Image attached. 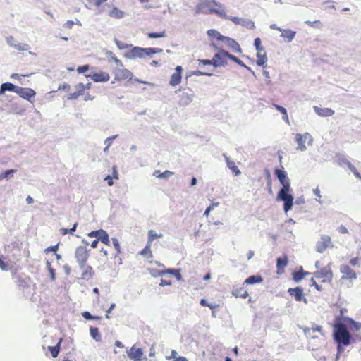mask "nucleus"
<instances>
[{
    "label": "nucleus",
    "instance_id": "54",
    "mask_svg": "<svg viewBox=\"0 0 361 361\" xmlns=\"http://www.w3.org/2000/svg\"><path fill=\"white\" fill-rule=\"evenodd\" d=\"M219 205V202H216V203H213L212 204H210L205 210L204 213V215L206 216H209V214L211 210H212L214 209V207H216Z\"/></svg>",
    "mask_w": 361,
    "mask_h": 361
},
{
    "label": "nucleus",
    "instance_id": "21",
    "mask_svg": "<svg viewBox=\"0 0 361 361\" xmlns=\"http://www.w3.org/2000/svg\"><path fill=\"white\" fill-rule=\"evenodd\" d=\"M288 264V257L284 255L282 257H279L276 260L277 274H282L284 272V269Z\"/></svg>",
    "mask_w": 361,
    "mask_h": 361
},
{
    "label": "nucleus",
    "instance_id": "1",
    "mask_svg": "<svg viewBox=\"0 0 361 361\" xmlns=\"http://www.w3.org/2000/svg\"><path fill=\"white\" fill-rule=\"evenodd\" d=\"M274 174L282 185V188L278 194V198L284 202L283 209L287 212L292 209L293 204V197L289 194L290 190L289 178L286 172L283 169H275Z\"/></svg>",
    "mask_w": 361,
    "mask_h": 361
},
{
    "label": "nucleus",
    "instance_id": "36",
    "mask_svg": "<svg viewBox=\"0 0 361 361\" xmlns=\"http://www.w3.org/2000/svg\"><path fill=\"white\" fill-rule=\"evenodd\" d=\"M273 106L277 111H280L281 114H282L283 119L286 121V123L289 124L290 122L286 109L284 107L278 104H274Z\"/></svg>",
    "mask_w": 361,
    "mask_h": 361
},
{
    "label": "nucleus",
    "instance_id": "19",
    "mask_svg": "<svg viewBox=\"0 0 361 361\" xmlns=\"http://www.w3.org/2000/svg\"><path fill=\"white\" fill-rule=\"evenodd\" d=\"M86 77H90L95 82H107L110 79L109 74L104 71L94 73L92 75H86Z\"/></svg>",
    "mask_w": 361,
    "mask_h": 361
},
{
    "label": "nucleus",
    "instance_id": "16",
    "mask_svg": "<svg viewBox=\"0 0 361 361\" xmlns=\"http://www.w3.org/2000/svg\"><path fill=\"white\" fill-rule=\"evenodd\" d=\"M303 332L306 337L310 339H314L318 338L319 336L316 335V333H318L320 335L323 334L322 331V326H317L316 327L312 328L305 327L303 329Z\"/></svg>",
    "mask_w": 361,
    "mask_h": 361
},
{
    "label": "nucleus",
    "instance_id": "49",
    "mask_svg": "<svg viewBox=\"0 0 361 361\" xmlns=\"http://www.w3.org/2000/svg\"><path fill=\"white\" fill-rule=\"evenodd\" d=\"M229 59H231V61H234L235 63H236L237 64L243 66V67H245L247 68L246 65L240 60L239 59L238 57H236L235 56H233L232 54H229Z\"/></svg>",
    "mask_w": 361,
    "mask_h": 361
},
{
    "label": "nucleus",
    "instance_id": "61",
    "mask_svg": "<svg viewBox=\"0 0 361 361\" xmlns=\"http://www.w3.org/2000/svg\"><path fill=\"white\" fill-rule=\"evenodd\" d=\"M193 75H197V76H202V75L210 76V75H212V73H204V72H202L200 71H195L193 72Z\"/></svg>",
    "mask_w": 361,
    "mask_h": 361
},
{
    "label": "nucleus",
    "instance_id": "13",
    "mask_svg": "<svg viewBox=\"0 0 361 361\" xmlns=\"http://www.w3.org/2000/svg\"><path fill=\"white\" fill-rule=\"evenodd\" d=\"M16 94L26 100H30L35 97L36 92L31 88L17 87Z\"/></svg>",
    "mask_w": 361,
    "mask_h": 361
},
{
    "label": "nucleus",
    "instance_id": "46",
    "mask_svg": "<svg viewBox=\"0 0 361 361\" xmlns=\"http://www.w3.org/2000/svg\"><path fill=\"white\" fill-rule=\"evenodd\" d=\"M14 48L18 51H27L30 49V46L24 43H16Z\"/></svg>",
    "mask_w": 361,
    "mask_h": 361
},
{
    "label": "nucleus",
    "instance_id": "23",
    "mask_svg": "<svg viewBox=\"0 0 361 361\" xmlns=\"http://www.w3.org/2000/svg\"><path fill=\"white\" fill-rule=\"evenodd\" d=\"M232 293L236 298H246L248 296L247 290L243 286L234 287Z\"/></svg>",
    "mask_w": 361,
    "mask_h": 361
},
{
    "label": "nucleus",
    "instance_id": "59",
    "mask_svg": "<svg viewBox=\"0 0 361 361\" xmlns=\"http://www.w3.org/2000/svg\"><path fill=\"white\" fill-rule=\"evenodd\" d=\"M6 42L8 45L14 47L15 44L16 43L15 38L13 36H9L6 38Z\"/></svg>",
    "mask_w": 361,
    "mask_h": 361
},
{
    "label": "nucleus",
    "instance_id": "50",
    "mask_svg": "<svg viewBox=\"0 0 361 361\" xmlns=\"http://www.w3.org/2000/svg\"><path fill=\"white\" fill-rule=\"evenodd\" d=\"M47 267L49 271V274H50V276H51V279L52 281H54L55 279H56V276H55V271L54 269L51 267V262H47Z\"/></svg>",
    "mask_w": 361,
    "mask_h": 361
},
{
    "label": "nucleus",
    "instance_id": "27",
    "mask_svg": "<svg viewBox=\"0 0 361 361\" xmlns=\"http://www.w3.org/2000/svg\"><path fill=\"white\" fill-rule=\"evenodd\" d=\"M226 161L227 166L229 168L230 170L232 171V172L236 176H238L239 175H240L241 172L233 161L230 160L228 157H226Z\"/></svg>",
    "mask_w": 361,
    "mask_h": 361
},
{
    "label": "nucleus",
    "instance_id": "58",
    "mask_svg": "<svg viewBox=\"0 0 361 361\" xmlns=\"http://www.w3.org/2000/svg\"><path fill=\"white\" fill-rule=\"evenodd\" d=\"M350 324L352 325L353 329L357 331L361 328V323L356 322L352 319H350Z\"/></svg>",
    "mask_w": 361,
    "mask_h": 361
},
{
    "label": "nucleus",
    "instance_id": "26",
    "mask_svg": "<svg viewBox=\"0 0 361 361\" xmlns=\"http://www.w3.org/2000/svg\"><path fill=\"white\" fill-rule=\"evenodd\" d=\"M76 91L71 94L70 98L71 99H76L79 96L82 95L84 94V92L85 90L86 86L83 83H78L76 86Z\"/></svg>",
    "mask_w": 361,
    "mask_h": 361
},
{
    "label": "nucleus",
    "instance_id": "52",
    "mask_svg": "<svg viewBox=\"0 0 361 361\" xmlns=\"http://www.w3.org/2000/svg\"><path fill=\"white\" fill-rule=\"evenodd\" d=\"M254 44L256 47V49L258 51H263L264 49L262 46L261 39L259 38H256L254 42Z\"/></svg>",
    "mask_w": 361,
    "mask_h": 361
},
{
    "label": "nucleus",
    "instance_id": "20",
    "mask_svg": "<svg viewBox=\"0 0 361 361\" xmlns=\"http://www.w3.org/2000/svg\"><path fill=\"white\" fill-rule=\"evenodd\" d=\"M313 109L315 113L321 117H330L334 114V111L330 108L314 106Z\"/></svg>",
    "mask_w": 361,
    "mask_h": 361
},
{
    "label": "nucleus",
    "instance_id": "38",
    "mask_svg": "<svg viewBox=\"0 0 361 361\" xmlns=\"http://www.w3.org/2000/svg\"><path fill=\"white\" fill-rule=\"evenodd\" d=\"M62 339L61 338L55 346H49V350L53 357H56L59 353L60 345Z\"/></svg>",
    "mask_w": 361,
    "mask_h": 361
},
{
    "label": "nucleus",
    "instance_id": "7",
    "mask_svg": "<svg viewBox=\"0 0 361 361\" xmlns=\"http://www.w3.org/2000/svg\"><path fill=\"white\" fill-rule=\"evenodd\" d=\"M229 53L224 49H220L213 57L214 67L225 66L229 59Z\"/></svg>",
    "mask_w": 361,
    "mask_h": 361
},
{
    "label": "nucleus",
    "instance_id": "63",
    "mask_svg": "<svg viewBox=\"0 0 361 361\" xmlns=\"http://www.w3.org/2000/svg\"><path fill=\"white\" fill-rule=\"evenodd\" d=\"M171 281L166 280V279H161L160 282L161 286H171Z\"/></svg>",
    "mask_w": 361,
    "mask_h": 361
},
{
    "label": "nucleus",
    "instance_id": "53",
    "mask_svg": "<svg viewBox=\"0 0 361 361\" xmlns=\"http://www.w3.org/2000/svg\"><path fill=\"white\" fill-rule=\"evenodd\" d=\"M200 303L202 306L208 307L211 310H214L216 308L215 305L208 303L205 299H201Z\"/></svg>",
    "mask_w": 361,
    "mask_h": 361
},
{
    "label": "nucleus",
    "instance_id": "45",
    "mask_svg": "<svg viewBox=\"0 0 361 361\" xmlns=\"http://www.w3.org/2000/svg\"><path fill=\"white\" fill-rule=\"evenodd\" d=\"M16 171L14 169H9L6 171L4 173H0V180L6 178L8 179L10 178L11 176H12Z\"/></svg>",
    "mask_w": 361,
    "mask_h": 361
},
{
    "label": "nucleus",
    "instance_id": "47",
    "mask_svg": "<svg viewBox=\"0 0 361 361\" xmlns=\"http://www.w3.org/2000/svg\"><path fill=\"white\" fill-rule=\"evenodd\" d=\"M305 23L309 25L310 27H314V28H320L322 27V23L320 20H314V21H310L307 20Z\"/></svg>",
    "mask_w": 361,
    "mask_h": 361
},
{
    "label": "nucleus",
    "instance_id": "40",
    "mask_svg": "<svg viewBox=\"0 0 361 361\" xmlns=\"http://www.w3.org/2000/svg\"><path fill=\"white\" fill-rule=\"evenodd\" d=\"M90 333L91 336L97 341H101V334L99 331L98 328L91 326L90 328Z\"/></svg>",
    "mask_w": 361,
    "mask_h": 361
},
{
    "label": "nucleus",
    "instance_id": "8",
    "mask_svg": "<svg viewBox=\"0 0 361 361\" xmlns=\"http://www.w3.org/2000/svg\"><path fill=\"white\" fill-rule=\"evenodd\" d=\"M90 238H97V240H100L102 243L107 246H110V240L107 232L103 229L93 231L87 234Z\"/></svg>",
    "mask_w": 361,
    "mask_h": 361
},
{
    "label": "nucleus",
    "instance_id": "22",
    "mask_svg": "<svg viewBox=\"0 0 361 361\" xmlns=\"http://www.w3.org/2000/svg\"><path fill=\"white\" fill-rule=\"evenodd\" d=\"M307 135V133L305 135H302L300 133L296 134L295 140L298 144L297 150L304 151L306 149L305 141Z\"/></svg>",
    "mask_w": 361,
    "mask_h": 361
},
{
    "label": "nucleus",
    "instance_id": "25",
    "mask_svg": "<svg viewBox=\"0 0 361 361\" xmlns=\"http://www.w3.org/2000/svg\"><path fill=\"white\" fill-rule=\"evenodd\" d=\"M309 274L310 273L307 271H305L302 267H301L298 271L293 273V279L295 282H298L301 281L302 279H304L305 276Z\"/></svg>",
    "mask_w": 361,
    "mask_h": 361
},
{
    "label": "nucleus",
    "instance_id": "28",
    "mask_svg": "<svg viewBox=\"0 0 361 361\" xmlns=\"http://www.w3.org/2000/svg\"><path fill=\"white\" fill-rule=\"evenodd\" d=\"M193 98L192 94H189L188 92H183L180 97V104L183 106H186L189 104Z\"/></svg>",
    "mask_w": 361,
    "mask_h": 361
},
{
    "label": "nucleus",
    "instance_id": "48",
    "mask_svg": "<svg viewBox=\"0 0 361 361\" xmlns=\"http://www.w3.org/2000/svg\"><path fill=\"white\" fill-rule=\"evenodd\" d=\"M173 174H174L173 172L166 170V171L162 172L161 174L157 175V178L167 179V178H170L171 176H172Z\"/></svg>",
    "mask_w": 361,
    "mask_h": 361
},
{
    "label": "nucleus",
    "instance_id": "32",
    "mask_svg": "<svg viewBox=\"0 0 361 361\" xmlns=\"http://www.w3.org/2000/svg\"><path fill=\"white\" fill-rule=\"evenodd\" d=\"M257 64L260 66H264L267 60L264 51H258L257 54Z\"/></svg>",
    "mask_w": 361,
    "mask_h": 361
},
{
    "label": "nucleus",
    "instance_id": "34",
    "mask_svg": "<svg viewBox=\"0 0 361 361\" xmlns=\"http://www.w3.org/2000/svg\"><path fill=\"white\" fill-rule=\"evenodd\" d=\"M151 247H152V245L147 243L145 248L140 252V254L145 258H147V259L152 258L153 255H152V252L151 250Z\"/></svg>",
    "mask_w": 361,
    "mask_h": 361
},
{
    "label": "nucleus",
    "instance_id": "60",
    "mask_svg": "<svg viewBox=\"0 0 361 361\" xmlns=\"http://www.w3.org/2000/svg\"><path fill=\"white\" fill-rule=\"evenodd\" d=\"M310 282H311V284L310 286H314V288L319 290V291H321L322 290V288L321 286H319L314 280V278H312L311 280H310Z\"/></svg>",
    "mask_w": 361,
    "mask_h": 361
},
{
    "label": "nucleus",
    "instance_id": "18",
    "mask_svg": "<svg viewBox=\"0 0 361 361\" xmlns=\"http://www.w3.org/2000/svg\"><path fill=\"white\" fill-rule=\"evenodd\" d=\"M221 41L224 42L228 47L231 48L233 51L237 53H240L242 51L239 44L235 39L228 37L223 36Z\"/></svg>",
    "mask_w": 361,
    "mask_h": 361
},
{
    "label": "nucleus",
    "instance_id": "3",
    "mask_svg": "<svg viewBox=\"0 0 361 361\" xmlns=\"http://www.w3.org/2000/svg\"><path fill=\"white\" fill-rule=\"evenodd\" d=\"M334 338L338 343V349L341 345H348L352 338L346 326L342 323H338L334 326Z\"/></svg>",
    "mask_w": 361,
    "mask_h": 361
},
{
    "label": "nucleus",
    "instance_id": "15",
    "mask_svg": "<svg viewBox=\"0 0 361 361\" xmlns=\"http://www.w3.org/2000/svg\"><path fill=\"white\" fill-rule=\"evenodd\" d=\"M331 245V238L328 235L322 236L320 240L317 243L316 250L318 252H323Z\"/></svg>",
    "mask_w": 361,
    "mask_h": 361
},
{
    "label": "nucleus",
    "instance_id": "33",
    "mask_svg": "<svg viewBox=\"0 0 361 361\" xmlns=\"http://www.w3.org/2000/svg\"><path fill=\"white\" fill-rule=\"evenodd\" d=\"M109 16L114 18H122L124 16V12L117 7H114L109 11Z\"/></svg>",
    "mask_w": 361,
    "mask_h": 361
},
{
    "label": "nucleus",
    "instance_id": "12",
    "mask_svg": "<svg viewBox=\"0 0 361 361\" xmlns=\"http://www.w3.org/2000/svg\"><path fill=\"white\" fill-rule=\"evenodd\" d=\"M149 271H150L151 274L154 276H162V275H164L166 274H171L173 275L177 279L178 281L181 280V279H182V276L178 269H167L165 270L157 271L154 269H149Z\"/></svg>",
    "mask_w": 361,
    "mask_h": 361
},
{
    "label": "nucleus",
    "instance_id": "17",
    "mask_svg": "<svg viewBox=\"0 0 361 361\" xmlns=\"http://www.w3.org/2000/svg\"><path fill=\"white\" fill-rule=\"evenodd\" d=\"M127 353L128 357L133 361H141L142 360L143 352L140 348L133 346Z\"/></svg>",
    "mask_w": 361,
    "mask_h": 361
},
{
    "label": "nucleus",
    "instance_id": "62",
    "mask_svg": "<svg viewBox=\"0 0 361 361\" xmlns=\"http://www.w3.org/2000/svg\"><path fill=\"white\" fill-rule=\"evenodd\" d=\"M230 20H231L233 23H234L236 25H240L242 23V19L239 18L238 17H231L229 18Z\"/></svg>",
    "mask_w": 361,
    "mask_h": 361
},
{
    "label": "nucleus",
    "instance_id": "2",
    "mask_svg": "<svg viewBox=\"0 0 361 361\" xmlns=\"http://www.w3.org/2000/svg\"><path fill=\"white\" fill-rule=\"evenodd\" d=\"M112 60L116 64V67L112 70V75H114L112 83L128 82L131 81L133 78V73L125 68L122 61L118 58L114 56Z\"/></svg>",
    "mask_w": 361,
    "mask_h": 361
},
{
    "label": "nucleus",
    "instance_id": "10",
    "mask_svg": "<svg viewBox=\"0 0 361 361\" xmlns=\"http://www.w3.org/2000/svg\"><path fill=\"white\" fill-rule=\"evenodd\" d=\"M340 271L343 274L341 280H355L357 279L356 272L348 265L343 264L340 267Z\"/></svg>",
    "mask_w": 361,
    "mask_h": 361
},
{
    "label": "nucleus",
    "instance_id": "55",
    "mask_svg": "<svg viewBox=\"0 0 361 361\" xmlns=\"http://www.w3.org/2000/svg\"><path fill=\"white\" fill-rule=\"evenodd\" d=\"M58 249H59V244H57L56 245H52V246L48 247L47 248L45 249L44 252L46 253H48L49 252H54L56 253L57 252Z\"/></svg>",
    "mask_w": 361,
    "mask_h": 361
},
{
    "label": "nucleus",
    "instance_id": "39",
    "mask_svg": "<svg viewBox=\"0 0 361 361\" xmlns=\"http://www.w3.org/2000/svg\"><path fill=\"white\" fill-rule=\"evenodd\" d=\"M166 36V32L165 30L157 32H149L147 33L148 38L154 39V38H162Z\"/></svg>",
    "mask_w": 361,
    "mask_h": 361
},
{
    "label": "nucleus",
    "instance_id": "29",
    "mask_svg": "<svg viewBox=\"0 0 361 361\" xmlns=\"http://www.w3.org/2000/svg\"><path fill=\"white\" fill-rule=\"evenodd\" d=\"M17 87L11 82L3 83L0 87V94H4L6 91H11L16 93Z\"/></svg>",
    "mask_w": 361,
    "mask_h": 361
},
{
    "label": "nucleus",
    "instance_id": "6",
    "mask_svg": "<svg viewBox=\"0 0 361 361\" xmlns=\"http://www.w3.org/2000/svg\"><path fill=\"white\" fill-rule=\"evenodd\" d=\"M162 51L161 48H141L135 47L131 49L130 53L135 58H143L146 56L161 53Z\"/></svg>",
    "mask_w": 361,
    "mask_h": 361
},
{
    "label": "nucleus",
    "instance_id": "41",
    "mask_svg": "<svg viewBox=\"0 0 361 361\" xmlns=\"http://www.w3.org/2000/svg\"><path fill=\"white\" fill-rule=\"evenodd\" d=\"M208 36L215 37L217 41H221L224 35H221L217 30L212 29L207 31Z\"/></svg>",
    "mask_w": 361,
    "mask_h": 361
},
{
    "label": "nucleus",
    "instance_id": "24",
    "mask_svg": "<svg viewBox=\"0 0 361 361\" xmlns=\"http://www.w3.org/2000/svg\"><path fill=\"white\" fill-rule=\"evenodd\" d=\"M31 281L30 276L25 274L19 276L17 281V285L20 288H25L29 286V283Z\"/></svg>",
    "mask_w": 361,
    "mask_h": 361
},
{
    "label": "nucleus",
    "instance_id": "5",
    "mask_svg": "<svg viewBox=\"0 0 361 361\" xmlns=\"http://www.w3.org/2000/svg\"><path fill=\"white\" fill-rule=\"evenodd\" d=\"M90 250L87 249V245L78 246L75 251V257L80 268H83L88 260L90 256Z\"/></svg>",
    "mask_w": 361,
    "mask_h": 361
},
{
    "label": "nucleus",
    "instance_id": "9",
    "mask_svg": "<svg viewBox=\"0 0 361 361\" xmlns=\"http://www.w3.org/2000/svg\"><path fill=\"white\" fill-rule=\"evenodd\" d=\"M314 277L318 279H322L323 282H330L333 278V272L330 268L323 267L314 273Z\"/></svg>",
    "mask_w": 361,
    "mask_h": 361
},
{
    "label": "nucleus",
    "instance_id": "51",
    "mask_svg": "<svg viewBox=\"0 0 361 361\" xmlns=\"http://www.w3.org/2000/svg\"><path fill=\"white\" fill-rule=\"evenodd\" d=\"M199 65L208 66L212 65L214 66L213 59H199L198 60Z\"/></svg>",
    "mask_w": 361,
    "mask_h": 361
},
{
    "label": "nucleus",
    "instance_id": "42",
    "mask_svg": "<svg viewBox=\"0 0 361 361\" xmlns=\"http://www.w3.org/2000/svg\"><path fill=\"white\" fill-rule=\"evenodd\" d=\"M77 226H78V224L75 223V224H74L73 226L71 229H67V228H61L59 230V233L62 235H65L68 233L73 234L75 231Z\"/></svg>",
    "mask_w": 361,
    "mask_h": 361
},
{
    "label": "nucleus",
    "instance_id": "43",
    "mask_svg": "<svg viewBox=\"0 0 361 361\" xmlns=\"http://www.w3.org/2000/svg\"><path fill=\"white\" fill-rule=\"evenodd\" d=\"M111 240H112V243H113V245L115 247L116 252L115 254V257H116L121 252V245H120L119 241L117 238H113Z\"/></svg>",
    "mask_w": 361,
    "mask_h": 361
},
{
    "label": "nucleus",
    "instance_id": "14",
    "mask_svg": "<svg viewBox=\"0 0 361 361\" xmlns=\"http://www.w3.org/2000/svg\"><path fill=\"white\" fill-rule=\"evenodd\" d=\"M288 293L293 297L297 302L303 301L307 303V299L304 296L303 289L301 287H296L294 288H289Z\"/></svg>",
    "mask_w": 361,
    "mask_h": 361
},
{
    "label": "nucleus",
    "instance_id": "11",
    "mask_svg": "<svg viewBox=\"0 0 361 361\" xmlns=\"http://www.w3.org/2000/svg\"><path fill=\"white\" fill-rule=\"evenodd\" d=\"M183 71V69L181 66H177L176 67L175 71L171 75L169 80V85L171 86L175 87L181 82Z\"/></svg>",
    "mask_w": 361,
    "mask_h": 361
},
{
    "label": "nucleus",
    "instance_id": "57",
    "mask_svg": "<svg viewBox=\"0 0 361 361\" xmlns=\"http://www.w3.org/2000/svg\"><path fill=\"white\" fill-rule=\"evenodd\" d=\"M0 268L4 271H7L8 269V264L4 262L1 257H0Z\"/></svg>",
    "mask_w": 361,
    "mask_h": 361
},
{
    "label": "nucleus",
    "instance_id": "56",
    "mask_svg": "<svg viewBox=\"0 0 361 361\" xmlns=\"http://www.w3.org/2000/svg\"><path fill=\"white\" fill-rule=\"evenodd\" d=\"M89 68H90L89 65L81 66L78 67L77 71L78 73H83L86 72L87 71H88Z\"/></svg>",
    "mask_w": 361,
    "mask_h": 361
},
{
    "label": "nucleus",
    "instance_id": "64",
    "mask_svg": "<svg viewBox=\"0 0 361 361\" xmlns=\"http://www.w3.org/2000/svg\"><path fill=\"white\" fill-rule=\"evenodd\" d=\"M338 231L340 233L342 234H346L348 233V229L343 225L338 227Z\"/></svg>",
    "mask_w": 361,
    "mask_h": 361
},
{
    "label": "nucleus",
    "instance_id": "35",
    "mask_svg": "<svg viewBox=\"0 0 361 361\" xmlns=\"http://www.w3.org/2000/svg\"><path fill=\"white\" fill-rule=\"evenodd\" d=\"M281 37L286 39L288 42H290L293 39L295 35V32L290 30H283L281 31Z\"/></svg>",
    "mask_w": 361,
    "mask_h": 361
},
{
    "label": "nucleus",
    "instance_id": "44",
    "mask_svg": "<svg viewBox=\"0 0 361 361\" xmlns=\"http://www.w3.org/2000/svg\"><path fill=\"white\" fill-rule=\"evenodd\" d=\"M82 316L87 320H100L102 319L101 317L99 316H92L89 312H83L82 313Z\"/></svg>",
    "mask_w": 361,
    "mask_h": 361
},
{
    "label": "nucleus",
    "instance_id": "30",
    "mask_svg": "<svg viewBox=\"0 0 361 361\" xmlns=\"http://www.w3.org/2000/svg\"><path fill=\"white\" fill-rule=\"evenodd\" d=\"M82 269L84 270L82 274V279H86V280L91 279L94 274L92 267L90 265H87V266L85 265V267Z\"/></svg>",
    "mask_w": 361,
    "mask_h": 361
},
{
    "label": "nucleus",
    "instance_id": "37",
    "mask_svg": "<svg viewBox=\"0 0 361 361\" xmlns=\"http://www.w3.org/2000/svg\"><path fill=\"white\" fill-rule=\"evenodd\" d=\"M162 237H163V235L161 233L157 234L154 230H149L148 231V241L147 243L152 245V242L156 238H161Z\"/></svg>",
    "mask_w": 361,
    "mask_h": 361
},
{
    "label": "nucleus",
    "instance_id": "4",
    "mask_svg": "<svg viewBox=\"0 0 361 361\" xmlns=\"http://www.w3.org/2000/svg\"><path fill=\"white\" fill-rule=\"evenodd\" d=\"M221 7V5L213 0H205L200 2L197 6V12L199 13L211 14L216 13L221 18H227L223 9H216V7Z\"/></svg>",
    "mask_w": 361,
    "mask_h": 361
},
{
    "label": "nucleus",
    "instance_id": "31",
    "mask_svg": "<svg viewBox=\"0 0 361 361\" xmlns=\"http://www.w3.org/2000/svg\"><path fill=\"white\" fill-rule=\"evenodd\" d=\"M263 281V279L259 275H253L250 276L245 279L244 281L245 284H255V283H260Z\"/></svg>",
    "mask_w": 361,
    "mask_h": 361
}]
</instances>
